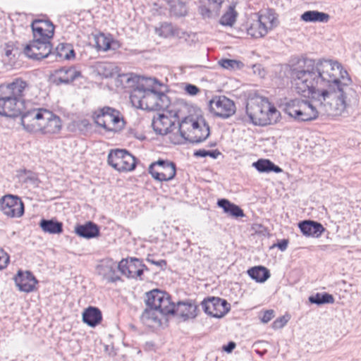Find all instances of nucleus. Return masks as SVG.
I'll return each instance as SVG.
<instances>
[{"label": "nucleus", "instance_id": "obj_1", "mask_svg": "<svg viewBox=\"0 0 361 361\" xmlns=\"http://www.w3.org/2000/svg\"><path fill=\"white\" fill-rule=\"evenodd\" d=\"M290 78L297 92L312 100L295 99L286 104L285 112L298 121L319 115L343 116L357 99L348 72L337 61L305 59L303 66L291 71Z\"/></svg>", "mask_w": 361, "mask_h": 361}, {"label": "nucleus", "instance_id": "obj_2", "mask_svg": "<svg viewBox=\"0 0 361 361\" xmlns=\"http://www.w3.org/2000/svg\"><path fill=\"white\" fill-rule=\"evenodd\" d=\"M127 76L126 82L133 88L130 98L135 107L149 111L169 107L170 100L161 90L163 85L158 80L132 74Z\"/></svg>", "mask_w": 361, "mask_h": 361}, {"label": "nucleus", "instance_id": "obj_3", "mask_svg": "<svg viewBox=\"0 0 361 361\" xmlns=\"http://www.w3.org/2000/svg\"><path fill=\"white\" fill-rule=\"evenodd\" d=\"M26 87L27 83L21 79L0 85V115L15 117L21 114L22 97Z\"/></svg>", "mask_w": 361, "mask_h": 361}, {"label": "nucleus", "instance_id": "obj_4", "mask_svg": "<svg viewBox=\"0 0 361 361\" xmlns=\"http://www.w3.org/2000/svg\"><path fill=\"white\" fill-rule=\"evenodd\" d=\"M246 112L252 123L258 126L276 123L280 117V112L267 98L256 96L248 99Z\"/></svg>", "mask_w": 361, "mask_h": 361}, {"label": "nucleus", "instance_id": "obj_5", "mask_svg": "<svg viewBox=\"0 0 361 361\" xmlns=\"http://www.w3.org/2000/svg\"><path fill=\"white\" fill-rule=\"evenodd\" d=\"M180 136L192 143L204 141L210 134L209 125L202 116H189L178 123L177 130Z\"/></svg>", "mask_w": 361, "mask_h": 361}, {"label": "nucleus", "instance_id": "obj_6", "mask_svg": "<svg viewBox=\"0 0 361 361\" xmlns=\"http://www.w3.org/2000/svg\"><path fill=\"white\" fill-rule=\"evenodd\" d=\"M163 114H159L152 120V127L154 130L160 135H166L178 130L175 123L182 116V110L179 104H170L169 107L162 110Z\"/></svg>", "mask_w": 361, "mask_h": 361}, {"label": "nucleus", "instance_id": "obj_7", "mask_svg": "<svg viewBox=\"0 0 361 361\" xmlns=\"http://www.w3.org/2000/svg\"><path fill=\"white\" fill-rule=\"evenodd\" d=\"M93 118L97 125L102 127L107 131L116 132L124 126V122L118 111L104 106L96 111Z\"/></svg>", "mask_w": 361, "mask_h": 361}, {"label": "nucleus", "instance_id": "obj_8", "mask_svg": "<svg viewBox=\"0 0 361 361\" xmlns=\"http://www.w3.org/2000/svg\"><path fill=\"white\" fill-rule=\"evenodd\" d=\"M278 23L277 17L272 10L262 11L259 13L257 20L247 28V35L255 38L263 37L276 27Z\"/></svg>", "mask_w": 361, "mask_h": 361}, {"label": "nucleus", "instance_id": "obj_9", "mask_svg": "<svg viewBox=\"0 0 361 361\" xmlns=\"http://www.w3.org/2000/svg\"><path fill=\"white\" fill-rule=\"evenodd\" d=\"M146 304L161 314H174L175 312V304L171 301L170 296L157 289L147 293Z\"/></svg>", "mask_w": 361, "mask_h": 361}, {"label": "nucleus", "instance_id": "obj_10", "mask_svg": "<svg viewBox=\"0 0 361 361\" xmlns=\"http://www.w3.org/2000/svg\"><path fill=\"white\" fill-rule=\"evenodd\" d=\"M108 163L118 171H130L135 169V158L125 149L111 150Z\"/></svg>", "mask_w": 361, "mask_h": 361}, {"label": "nucleus", "instance_id": "obj_11", "mask_svg": "<svg viewBox=\"0 0 361 361\" xmlns=\"http://www.w3.org/2000/svg\"><path fill=\"white\" fill-rule=\"evenodd\" d=\"M48 110L34 109L24 113L21 117V123L28 132H40L43 119H48Z\"/></svg>", "mask_w": 361, "mask_h": 361}, {"label": "nucleus", "instance_id": "obj_12", "mask_svg": "<svg viewBox=\"0 0 361 361\" xmlns=\"http://www.w3.org/2000/svg\"><path fill=\"white\" fill-rule=\"evenodd\" d=\"M148 171L155 180L161 182L172 180L176 173L174 163L162 159L152 163Z\"/></svg>", "mask_w": 361, "mask_h": 361}, {"label": "nucleus", "instance_id": "obj_13", "mask_svg": "<svg viewBox=\"0 0 361 361\" xmlns=\"http://www.w3.org/2000/svg\"><path fill=\"white\" fill-rule=\"evenodd\" d=\"M0 209L10 218H19L24 214V204L17 195H6L0 199Z\"/></svg>", "mask_w": 361, "mask_h": 361}, {"label": "nucleus", "instance_id": "obj_14", "mask_svg": "<svg viewBox=\"0 0 361 361\" xmlns=\"http://www.w3.org/2000/svg\"><path fill=\"white\" fill-rule=\"evenodd\" d=\"M201 305L205 313L216 318L224 317L230 310L229 303L220 298H208L204 299Z\"/></svg>", "mask_w": 361, "mask_h": 361}, {"label": "nucleus", "instance_id": "obj_15", "mask_svg": "<svg viewBox=\"0 0 361 361\" xmlns=\"http://www.w3.org/2000/svg\"><path fill=\"white\" fill-rule=\"evenodd\" d=\"M209 109L219 117L228 118L235 112V106L230 99L219 96L214 97L209 102Z\"/></svg>", "mask_w": 361, "mask_h": 361}, {"label": "nucleus", "instance_id": "obj_16", "mask_svg": "<svg viewBox=\"0 0 361 361\" xmlns=\"http://www.w3.org/2000/svg\"><path fill=\"white\" fill-rule=\"evenodd\" d=\"M51 51L50 42H44L34 38L24 49L25 54L30 59L40 60L47 58Z\"/></svg>", "mask_w": 361, "mask_h": 361}, {"label": "nucleus", "instance_id": "obj_17", "mask_svg": "<svg viewBox=\"0 0 361 361\" xmlns=\"http://www.w3.org/2000/svg\"><path fill=\"white\" fill-rule=\"evenodd\" d=\"M33 37L44 42H50L54 33V25L49 20L36 19L31 25Z\"/></svg>", "mask_w": 361, "mask_h": 361}, {"label": "nucleus", "instance_id": "obj_18", "mask_svg": "<svg viewBox=\"0 0 361 361\" xmlns=\"http://www.w3.org/2000/svg\"><path fill=\"white\" fill-rule=\"evenodd\" d=\"M145 265L137 258L123 259L118 263V271L121 274L132 279H137L142 275Z\"/></svg>", "mask_w": 361, "mask_h": 361}, {"label": "nucleus", "instance_id": "obj_19", "mask_svg": "<svg viewBox=\"0 0 361 361\" xmlns=\"http://www.w3.org/2000/svg\"><path fill=\"white\" fill-rule=\"evenodd\" d=\"M97 270L99 275L109 282H114L120 279L117 274L118 264L111 259L102 260L97 266Z\"/></svg>", "mask_w": 361, "mask_h": 361}, {"label": "nucleus", "instance_id": "obj_20", "mask_svg": "<svg viewBox=\"0 0 361 361\" xmlns=\"http://www.w3.org/2000/svg\"><path fill=\"white\" fill-rule=\"evenodd\" d=\"M53 77L57 84H67L81 77V72L75 67H62L54 71Z\"/></svg>", "mask_w": 361, "mask_h": 361}, {"label": "nucleus", "instance_id": "obj_21", "mask_svg": "<svg viewBox=\"0 0 361 361\" xmlns=\"http://www.w3.org/2000/svg\"><path fill=\"white\" fill-rule=\"evenodd\" d=\"M14 280L19 290L27 293L32 291L37 283L36 279L29 271H19Z\"/></svg>", "mask_w": 361, "mask_h": 361}, {"label": "nucleus", "instance_id": "obj_22", "mask_svg": "<svg viewBox=\"0 0 361 361\" xmlns=\"http://www.w3.org/2000/svg\"><path fill=\"white\" fill-rule=\"evenodd\" d=\"M74 231L78 236L87 239L97 237L99 233L98 226L92 221L86 222L84 224H77Z\"/></svg>", "mask_w": 361, "mask_h": 361}, {"label": "nucleus", "instance_id": "obj_23", "mask_svg": "<svg viewBox=\"0 0 361 361\" xmlns=\"http://www.w3.org/2000/svg\"><path fill=\"white\" fill-rule=\"evenodd\" d=\"M197 307L192 302H178L175 305L174 314H176L183 321L195 318Z\"/></svg>", "mask_w": 361, "mask_h": 361}, {"label": "nucleus", "instance_id": "obj_24", "mask_svg": "<svg viewBox=\"0 0 361 361\" xmlns=\"http://www.w3.org/2000/svg\"><path fill=\"white\" fill-rule=\"evenodd\" d=\"M49 114L48 119H43V124L40 132L42 133L54 134L58 133L61 128V122L59 117L54 115L51 111H48Z\"/></svg>", "mask_w": 361, "mask_h": 361}, {"label": "nucleus", "instance_id": "obj_25", "mask_svg": "<svg viewBox=\"0 0 361 361\" xmlns=\"http://www.w3.org/2000/svg\"><path fill=\"white\" fill-rule=\"evenodd\" d=\"M298 226L306 236L319 237L324 230L321 224L311 221L300 222Z\"/></svg>", "mask_w": 361, "mask_h": 361}, {"label": "nucleus", "instance_id": "obj_26", "mask_svg": "<svg viewBox=\"0 0 361 361\" xmlns=\"http://www.w3.org/2000/svg\"><path fill=\"white\" fill-rule=\"evenodd\" d=\"M82 320L90 326H95L102 320L100 310L94 307H90L82 314Z\"/></svg>", "mask_w": 361, "mask_h": 361}, {"label": "nucleus", "instance_id": "obj_27", "mask_svg": "<svg viewBox=\"0 0 361 361\" xmlns=\"http://www.w3.org/2000/svg\"><path fill=\"white\" fill-rule=\"evenodd\" d=\"M217 205L222 208L225 213L229 214L233 217H243L245 215L242 209H240L238 205L231 203L226 199L219 200Z\"/></svg>", "mask_w": 361, "mask_h": 361}, {"label": "nucleus", "instance_id": "obj_28", "mask_svg": "<svg viewBox=\"0 0 361 361\" xmlns=\"http://www.w3.org/2000/svg\"><path fill=\"white\" fill-rule=\"evenodd\" d=\"M39 226L44 232L50 234H59L63 232V224L55 219H42Z\"/></svg>", "mask_w": 361, "mask_h": 361}, {"label": "nucleus", "instance_id": "obj_29", "mask_svg": "<svg viewBox=\"0 0 361 361\" xmlns=\"http://www.w3.org/2000/svg\"><path fill=\"white\" fill-rule=\"evenodd\" d=\"M300 18L307 23H326L329 20V16L327 13L318 11H307L301 15Z\"/></svg>", "mask_w": 361, "mask_h": 361}, {"label": "nucleus", "instance_id": "obj_30", "mask_svg": "<svg viewBox=\"0 0 361 361\" xmlns=\"http://www.w3.org/2000/svg\"><path fill=\"white\" fill-rule=\"evenodd\" d=\"M247 274L258 283H264L270 277L269 270L262 266L254 267L248 269Z\"/></svg>", "mask_w": 361, "mask_h": 361}, {"label": "nucleus", "instance_id": "obj_31", "mask_svg": "<svg viewBox=\"0 0 361 361\" xmlns=\"http://www.w3.org/2000/svg\"><path fill=\"white\" fill-rule=\"evenodd\" d=\"M252 166L261 173L274 171L278 173L282 172V169L279 166L275 165L269 159H260L254 162Z\"/></svg>", "mask_w": 361, "mask_h": 361}, {"label": "nucleus", "instance_id": "obj_32", "mask_svg": "<svg viewBox=\"0 0 361 361\" xmlns=\"http://www.w3.org/2000/svg\"><path fill=\"white\" fill-rule=\"evenodd\" d=\"M158 314H159V311L154 310L152 307H149L143 312L140 318L143 324L151 326L160 323Z\"/></svg>", "mask_w": 361, "mask_h": 361}, {"label": "nucleus", "instance_id": "obj_33", "mask_svg": "<svg viewBox=\"0 0 361 361\" xmlns=\"http://www.w3.org/2000/svg\"><path fill=\"white\" fill-rule=\"evenodd\" d=\"M57 55L64 59L70 60L75 57V51L71 44L61 43L56 47Z\"/></svg>", "mask_w": 361, "mask_h": 361}, {"label": "nucleus", "instance_id": "obj_34", "mask_svg": "<svg viewBox=\"0 0 361 361\" xmlns=\"http://www.w3.org/2000/svg\"><path fill=\"white\" fill-rule=\"evenodd\" d=\"M237 16L235 6L231 5L228 11L221 16L220 23L226 26H232L236 20Z\"/></svg>", "mask_w": 361, "mask_h": 361}, {"label": "nucleus", "instance_id": "obj_35", "mask_svg": "<svg viewBox=\"0 0 361 361\" xmlns=\"http://www.w3.org/2000/svg\"><path fill=\"white\" fill-rule=\"evenodd\" d=\"M309 300L311 303L322 305L326 303H333L334 302V297L329 293H317L315 295L310 296Z\"/></svg>", "mask_w": 361, "mask_h": 361}, {"label": "nucleus", "instance_id": "obj_36", "mask_svg": "<svg viewBox=\"0 0 361 361\" xmlns=\"http://www.w3.org/2000/svg\"><path fill=\"white\" fill-rule=\"evenodd\" d=\"M155 32L159 36L163 37H169L177 34L176 30L173 26L171 24L167 23H164L161 24L159 27L156 28Z\"/></svg>", "mask_w": 361, "mask_h": 361}, {"label": "nucleus", "instance_id": "obj_37", "mask_svg": "<svg viewBox=\"0 0 361 361\" xmlns=\"http://www.w3.org/2000/svg\"><path fill=\"white\" fill-rule=\"evenodd\" d=\"M114 66L112 63L102 62L97 65V71L99 74L105 78L113 76L114 74Z\"/></svg>", "mask_w": 361, "mask_h": 361}, {"label": "nucleus", "instance_id": "obj_38", "mask_svg": "<svg viewBox=\"0 0 361 361\" xmlns=\"http://www.w3.org/2000/svg\"><path fill=\"white\" fill-rule=\"evenodd\" d=\"M219 64L228 70L240 69L243 66L242 62L233 59H221L219 61Z\"/></svg>", "mask_w": 361, "mask_h": 361}, {"label": "nucleus", "instance_id": "obj_39", "mask_svg": "<svg viewBox=\"0 0 361 361\" xmlns=\"http://www.w3.org/2000/svg\"><path fill=\"white\" fill-rule=\"evenodd\" d=\"M220 152L218 150L209 151L206 149H199L194 152V155L198 157H205L207 156H209L212 158L216 159Z\"/></svg>", "mask_w": 361, "mask_h": 361}, {"label": "nucleus", "instance_id": "obj_40", "mask_svg": "<svg viewBox=\"0 0 361 361\" xmlns=\"http://www.w3.org/2000/svg\"><path fill=\"white\" fill-rule=\"evenodd\" d=\"M97 44L99 49L106 51L110 49V41L104 35L97 37Z\"/></svg>", "mask_w": 361, "mask_h": 361}, {"label": "nucleus", "instance_id": "obj_41", "mask_svg": "<svg viewBox=\"0 0 361 361\" xmlns=\"http://www.w3.org/2000/svg\"><path fill=\"white\" fill-rule=\"evenodd\" d=\"M198 11L204 19H209L212 18L213 12L205 5H201L198 8Z\"/></svg>", "mask_w": 361, "mask_h": 361}, {"label": "nucleus", "instance_id": "obj_42", "mask_svg": "<svg viewBox=\"0 0 361 361\" xmlns=\"http://www.w3.org/2000/svg\"><path fill=\"white\" fill-rule=\"evenodd\" d=\"M173 12L178 16H183L187 13L185 6L182 4H178L173 8Z\"/></svg>", "mask_w": 361, "mask_h": 361}, {"label": "nucleus", "instance_id": "obj_43", "mask_svg": "<svg viewBox=\"0 0 361 361\" xmlns=\"http://www.w3.org/2000/svg\"><path fill=\"white\" fill-rule=\"evenodd\" d=\"M9 262L8 255L2 250H0V270L4 269Z\"/></svg>", "mask_w": 361, "mask_h": 361}, {"label": "nucleus", "instance_id": "obj_44", "mask_svg": "<svg viewBox=\"0 0 361 361\" xmlns=\"http://www.w3.org/2000/svg\"><path fill=\"white\" fill-rule=\"evenodd\" d=\"M287 322L288 319H286L285 317H281L273 322L272 327L275 329H281Z\"/></svg>", "mask_w": 361, "mask_h": 361}, {"label": "nucleus", "instance_id": "obj_45", "mask_svg": "<svg viewBox=\"0 0 361 361\" xmlns=\"http://www.w3.org/2000/svg\"><path fill=\"white\" fill-rule=\"evenodd\" d=\"M274 317V312L272 310H267L264 312L263 316L261 317V321L264 324L268 323Z\"/></svg>", "mask_w": 361, "mask_h": 361}, {"label": "nucleus", "instance_id": "obj_46", "mask_svg": "<svg viewBox=\"0 0 361 361\" xmlns=\"http://www.w3.org/2000/svg\"><path fill=\"white\" fill-rule=\"evenodd\" d=\"M185 90L188 94L192 96L196 95L200 91L197 86L191 84L187 85L185 87Z\"/></svg>", "mask_w": 361, "mask_h": 361}, {"label": "nucleus", "instance_id": "obj_47", "mask_svg": "<svg viewBox=\"0 0 361 361\" xmlns=\"http://www.w3.org/2000/svg\"><path fill=\"white\" fill-rule=\"evenodd\" d=\"M4 54L7 57H10L12 55V52L13 51V44L7 43L4 45Z\"/></svg>", "mask_w": 361, "mask_h": 361}, {"label": "nucleus", "instance_id": "obj_48", "mask_svg": "<svg viewBox=\"0 0 361 361\" xmlns=\"http://www.w3.org/2000/svg\"><path fill=\"white\" fill-rule=\"evenodd\" d=\"M235 346H236V344L234 342L231 341L228 343V345L223 346V350L225 352L230 353L234 350Z\"/></svg>", "mask_w": 361, "mask_h": 361}, {"label": "nucleus", "instance_id": "obj_49", "mask_svg": "<svg viewBox=\"0 0 361 361\" xmlns=\"http://www.w3.org/2000/svg\"><path fill=\"white\" fill-rule=\"evenodd\" d=\"M288 243L287 240H282L281 242L278 243L276 245L281 251H284L288 247Z\"/></svg>", "mask_w": 361, "mask_h": 361}, {"label": "nucleus", "instance_id": "obj_50", "mask_svg": "<svg viewBox=\"0 0 361 361\" xmlns=\"http://www.w3.org/2000/svg\"><path fill=\"white\" fill-rule=\"evenodd\" d=\"M209 3L213 4L215 8H218L224 2V0H208Z\"/></svg>", "mask_w": 361, "mask_h": 361}, {"label": "nucleus", "instance_id": "obj_51", "mask_svg": "<svg viewBox=\"0 0 361 361\" xmlns=\"http://www.w3.org/2000/svg\"><path fill=\"white\" fill-rule=\"evenodd\" d=\"M147 260L149 262H151L152 264H156V265L160 266V267L162 265V264H164V265L166 264V262L164 260H161V261H159V262H155V261H154L152 259H147Z\"/></svg>", "mask_w": 361, "mask_h": 361}, {"label": "nucleus", "instance_id": "obj_52", "mask_svg": "<svg viewBox=\"0 0 361 361\" xmlns=\"http://www.w3.org/2000/svg\"><path fill=\"white\" fill-rule=\"evenodd\" d=\"M28 180L34 183L35 182V180H36V178L35 177H33V176L32 177H27L26 181H27Z\"/></svg>", "mask_w": 361, "mask_h": 361}, {"label": "nucleus", "instance_id": "obj_53", "mask_svg": "<svg viewBox=\"0 0 361 361\" xmlns=\"http://www.w3.org/2000/svg\"><path fill=\"white\" fill-rule=\"evenodd\" d=\"M254 68L259 69V66H254Z\"/></svg>", "mask_w": 361, "mask_h": 361}]
</instances>
